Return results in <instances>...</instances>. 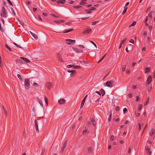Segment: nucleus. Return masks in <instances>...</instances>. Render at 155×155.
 Returning <instances> with one entry per match:
<instances>
[{"label":"nucleus","mask_w":155,"mask_h":155,"mask_svg":"<svg viewBox=\"0 0 155 155\" xmlns=\"http://www.w3.org/2000/svg\"><path fill=\"white\" fill-rule=\"evenodd\" d=\"M1 16L4 18H6L7 16L6 10L4 7H3L2 8L1 13Z\"/></svg>","instance_id":"1"},{"label":"nucleus","mask_w":155,"mask_h":155,"mask_svg":"<svg viewBox=\"0 0 155 155\" xmlns=\"http://www.w3.org/2000/svg\"><path fill=\"white\" fill-rule=\"evenodd\" d=\"M25 85L26 87L25 88L28 89L30 86V81L28 78H26L24 80Z\"/></svg>","instance_id":"2"},{"label":"nucleus","mask_w":155,"mask_h":155,"mask_svg":"<svg viewBox=\"0 0 155 155\" xmlns=\"http://www.w3.org/2000/svg\"><path fill=\"white\" fill-rule=\"evenodd\" d=\"M65 41L66 42V44L68 45H71V43L74 44V43L76 41L75 40H73L71 39H66L65 40Z\"/></svg>","instance_id":"3"},{"label":"nucleus","mask_w":155,"mask_h":155,"mask_svg":"<svg viewBox=\"0 0 155 155\" xmlns=\"http://www.w3.org/2000/svg\"><path fill=\"white\" fill-rule=\"evenodd\" d=\"M113 82L112 81H108L106 82V85L109 87H113Z\"/></svg>","instance_id":"4"},{"label":"nucleus","mask_w":155,"mask_h":155,"mask_svg":"<svg viewBox=\"0 0 155 155\" xmlns=\"http://www.w3.org/2000/svg\"><path fill=\"white\" fill-rule=\"evenodd\" d=\"M56 56L58 58V60L61 62H63L64 61L62 59V57L61 55L58 53L56 54Z\"/></svg>","instance_id":"5"},{"label":"nucleus","mask_w":155,"mask_h":155,"mask_svg":"<svg viewBox=\"0 0 155 155\" xmlns=\"http://www.w3.org/2000/svg\"><path fill=\"white\" fill-rule=\"evenodd\" d=\"M46 86L49 89H51L52 87V84L50 82H46L45 84Z\"/></svg>","instance_id":"6"},{"label":"nucleus","mask_w":155,"mask_h":155,"mask_svg":"<svg viewBox=\"0 0 155 155\" xmlns=\"http://www.w3.org/2000/svg\"><path fill=\"white\" fill-rule=\"evenodd\" d=\"M66 101L64 99H60L58 101V103L60 104H62L65 103Z\"/></svg>","instance_id":"7"},{"label":"nucleus","mask_w":155,"mask_h":155,"mask_svg":"<svg viewBox=\"0 0 155 155\" xmlns=\"http://www.w3.org/2000/svg\"><path fill=\"white\" fill-rule=\"evenodd\" d=\"M152 81V77L151 76H149L147 80L146 83L148 84H150L151 82Z\"/></svg>","instance_id":"8"},{"label":"nucleus","mask_w":155,"mask_h":155,"mask_svg":"<svg viewBox=\"0 0 155 155\" xmlns=\"http://www.w3.org/2000/svg\"><path fill=\"white\" fill-rule=\"evenodd\" d=\"M35 126L36 129V131L38 133L39 132V130L38 128V126L37 124V122L36 120H35Z\"/></svg>","instance_id":"9"},{"label":"nucleus","mask_w":155,"mask_h":155,"mask_svg":"<svg viewBox=\"0 0 155 155\" xmlns=\"http://www.w3.org/2000/svg\"><path fill=\"white\" fill-rule=\"evenodd\" d=\"M87 96V95H86V96L84 98V99H83V100L81 102V108L83 106L84 103H85V100H86Z\"/></svg>","instance_id":"10"},{"label":"nucleus","mask_w":155,"mask_h":155,"mask_svg":"<svg viewBox=\"0 0 155 155\" xmlns=\"http://www.w3.org/2000/svg\"><path fill=\"white\" fill-rule=\"evenodd\" d=\"M65 0H59L58 1H57V3L58 4H59V3L64 4L65 3Z\"/></svg>","instance_id":"11"},{"label":"nucleus","mask_w":155,"mask_h":155,"mask_svg":"<svg viewBox=\"0 0 155 155\" xmlns=\"http://www.w3.org/2000/svg\"><path fill=\"white\" fill-rule=\"evenodd\" d=\"M20 58H21L24 61H25L26 62H27L28 63L30 62V61L29 60H28V59L27 58H25L24 57H20Z\"/></svg>","instance_id":"12"},{"label":"nucleus","mask_w":155,"mask_h":155,"mask_svg":"<svg viewBox=\"0 0 155 155\" xmlns=\"http://www.w3.org/2000/svg\"><path fill=\"white\" fill-rule=\"evenodd\" d=\"M91 121L93 125L94 126H96V124L94 123V122H95V120L94 118L93 117H91Z\"/></svg>","instance_id":"13"},{"label":"nucleus","mask_w":155,"mask_h":155,"mask_svg":"<svg viewBox=\"0 0 155 155\" xmlns=\"http://www.w3.org/2000/svg\"><path fill=\"white\" fill-rule=\"evenodd\" d=\"M91 31V29L89 28H88L86 30H84V33H88Z\"/></svg>","instance_id":"14"},{"label":"nucleus","mask_w":155,"mask_h":155,"mask_svg":"<svg viewBox=\"0 0 155 155\" xmlns=\"http://www.w3.org/2000/svg\"><path fill=\"white\" fill-rule=\"evenodd\" d=\"M74 29L73 28V29H69V30H65L63 32V33H68V32H70L73 31L74 30Z\"/></svg>","instance_id":"15"},{"label":"nucleus","mask_w":155,"mask_h":155,"mask_svg":"<svg viewBox=\"0 0 155 155\" xmlns=\"http://www.w3.org/2000/svg\"><path fill=\"white\" fill-rule=\"evenodd\" d=\"M150 71V69L149 68H146L145 69V73H147Z\"/></svg>","instance_id":"16"},{"label":"nucleus","mask_w":155,"mask_h":155,"mask_svg":"<svg viewBox=\"0 0 155 155\" xmlns=\"http://www.w3.org/2000/svg\"><path fill=\"white\" fill-rule=\"evenodd\" d=\"M15 62L17 63H20V64H23V62L20 59H17L15 60Z\"/></svg>","instance_id":"17"},{"label":"nucleus","mask_w":155,"mask_h":155,"mask_svg":"<svg viewBox=\"0 0 155 155\" xmlns=\"http://www.w3.org/2000/svg\"><path fill=\"white\" fill-rule=\"evenodd\" d=\"M154 132L155 130L153 129H151L150 133V135L151 136H152L154 133Z\"/></svg>","instance_id":"18"},{"label":"nucleus","mask_w":155,"mask_h":155,"mask_svg":"<svg viewBox=\"0 0 155 155\" xmlns=\"http://www.w3.org/2000/svg\"><path fill=\"white\" fill-rule=\"evenodd\" d=\"M37 100L38 102L39 103V104H40V105L42 106H43V104L42 101L39 99L37 98Z\"/></svg>","instance_id":"19"},{"label":"nucleus","mask_w":155,"mask_h":155,"mask_svg":"<svg viewBox=\"0 0 155 155\" xmlns=\"http://www.w3.org/2000/svg\"><path fill=\"white\" fill-rule=\"evenodd\" d=\"M101 91L102 96H104L105 94V91L103 89H101Z\"/></svg>","instance_id":"20"},{"label":"nucleus","mask_w":155,"mask_h":155,"mask_svg":"<svg viewBox=\"0 0 155 155\" xmlns=\"http://www.w3.org/2000/svg\"><path fill=\"white\" fill-rule=\"evenodd\" d=\"M68 141V140H66L64 143V144H63V145L62 146L63 147H64L65 148L67 146V143Z\"/></svg>","instance_id":"21"},{"label":"nucleus","mask_w":155,"mask_h":155,"mask_svg":"<svg viewBox=\"0 0 155 155\" xmlns=\"http://www.w3.org/2000/svg\"><path fill=\"white\" fill-rule=\"evenodd\" d=\"M5 46L7 49L8 50L10 51H12L11 48L6 44H5Z\"/></svg>","instance_id":"22"},{"label":"nucleus","mask_w":155,"mask_h":155,"mask_svg":"<svg viewBox=\"0 0 155 155\" xmlns=\"http://www.w3.org/2000/svg\"><path fill=\"white\" fill-rule=\"evenodd\" d=\"M124 9L123 10V12H122V15H124V14H125L126 12V11H127V7H126L125 8V7H124Z\"/></svg>","instance_id":"23"},{"label":"nucleus","mask_w":155,"mask_h":155,"mask_svg":"<svg viewBox=\"0 0 155 155\" xmlns=\"http://www.w3.org/2000/svg\"><path fill=\"white\" fill-rule=\"evenodd\" d=\"M106 54H105L103 57L101 58V59L98 61V63H99L106 56Z\"/></svg>","instance_id":"24"},{"label":"nucleus","mask_w":155,"mask_h":155,"mask_svg":"<svg viewBox=\"0 0 155 155\" xmlns=\"http://www.w3.org/2000/svg\"><path fill=\"white\" fill-rule=\"evenodd\" d=\"M3 66V64L2 61L1 57L0 58V66L1 68H2Z\"/></svg>","instance_id":"25"},{"label":"nucleus","mask_w":155,"mask_h":155,"mask_svg":"<svg viewBox=\"0 0 155 155\" xmlns=\"http://www.w3.org/2000/svg\"><path fill=\"white\" fill-rule=\"evenodd\" d=\"M73 8H74L77 9V8H81L82 6H81V5H77V6H73Z\"/></svg>","instance_id":"26"},{"label":"nucleus","mask_w":155,"mask_h":155,"mask_svg":"<svg viewBox=\"0 0 155 155\" xmlns=\"http://www.w3.org/2000/svg\"><path fill=\"white\" fill-rule=\"evenodd\" d=\"M85 12L86 13H91V11L90 10L86 9L84 10Z\"/></svg>","instance_id":"27"},{"label":"nucleus","mask_w":155,"mask_h":155,"mask_svg":"<svg viewBox=\"0 0 155 155\" xmlns=\"http://www.w3.org/2000/svg\"><path fill=\"white\" fill-rule=\"evenodd\" d=\"M73 50L75 51L77 53H79V51L78 50V49L76 48H73Z\"/></svg>","instance_id":"28"},{"label":"nucleus","mask_w":155,"mask_h":155,"mask_svg":"<svg viewBox=\"0 0 155 155\" xmlns=\"http://www.w3.org/2000/svg\"><path fill=\"white\" fill-rule=\"evenodd\" d=\"M99 22V21H95L93 22L92 25H96V24H97V23H98Z\"/></svg>","instance_id":"29"},{"label":"nucleus","mask_w":155,"mask_h":155,"mask_svg":"<svg viewBox=\"0 0 155 155\" xmlns=\"http://www.w3.org/2000/svg\"><path fill=\"white\" fill-rule=\"evenodd\" d=\"M123 111L124 114L127 113V109L126 108H124V109L123 110Z\"/></svg>","instance_id":"30"},{"label":"nucleus","mask_w":155,"mask_h":155,"mask_svg":"<svg viewBox=\"0 0 155 155\" xmlns=\"http://www.w3.org/2000/svg\"><path fill=\"white\" fill-rule=\"evenodd\" d=\"M73 68L74 69H76V68H81V67L79 66H78V65H77V66H74L73 65Z\"/></svg>","instance_id":"31"},{"label":"nucleus","mask_w":155,"mask_h":155,"mask_svg":"<svg viewBox=\"0 0 155 155\" xmlns=\"http://www.w3.org/2000/svg\"><path fill=\"white\" fill-rule=\"evenodd\" d=\"M13 43L14 44V45H15L17 47H18L19 48H22L20 46H19L16 43H15L14 42H13Z\"/></svg>","instance_id":"32"},{"label":"nucleus","mask_w":155,"mask_h":155,"mask_svg":"<svg viewBox=\"0 0 155 155\" xmlns=\"http://www.w3.org/2000/svg\"><path fill=\"white\" fill-rule=\"evenodd\" d=\"M3 109L4 110V113L5 115V116H6L7 115V112H6V111L5 109V107L3 106Z\"/></svg>","instance_id":"33"},{"label":"nucleus","mask_w":155,"mask_h":155,"mask_svg":"<svg viewBox=\"0 0 155 155\" xmlns=\"http://www.w3.org/2000/svg\"><path fill=\"white\" fill-rule=\"evenodd\" d=\"M44 98H45V101L46 103L47 104V105H48V99H47V97H46V96H45Z\"/></svg>","instance_id":"34"},{"label":"nucleus","mask_w":155,"mask_h":155,"mask_svg":"<svg viewBox=\"0 0 155 155\" xmlns=\"http://www.w3.org/2000/svg\"><path fill=\"white\" fill-rule=\"evenodd\" d=\"M32 36L35 38V39L36 40H37L38 39V37L35 34H34V35H33Z\"/></svg>","instance_id":"35"},{"label":"nucleus","mask_w":155,"mask_h":155,"mask_svg":"<svg viewBox=\"0 0 155 155\" xmlns=\"http://www.w3.org/2000/svg\"><path fill=\"white\" fill-rule=\"evenodd\" d=\"M142 106L141 104H140L139 105V106L138 107V111H140L141 110V109L142 108Z\"/></svg>","instance_id":"36"},{"label":"nucleus","mask_w":155,"mask_h":155,"mask_svg":"<svg viewBox=\"0 0 155 155\" xmlns=\"http://www.w3.org/2000/svg\"><path fill=\"white\" fill-rule=\"evenodd\" d=\"M126 68V65H123L122 66V71L123 72H124Z\"/></svg>","instance_id":"37"},{"label":"nucleus","mask_w":155,"mask_h":155,"mask_svg":"<svg viewBox=\"0 0 155 155\" xmlns=\"http://www.w3.org/2000/svg\"><path fill=\"white\" fill-rule=\"evenodd\" d=\"M126 73L127 74H129L130 73V69L129 68H127L126 71Z\"/></svg>","instance_id":"38"},{"label":"nucleus","mask_w":155,"mask_h":155,"mask_svg":"<svg viewBox=\"0 0 155 155\" xmlns=\"http://www.w3.org/2000/svg\"><path fill=\"white\" fill-rule=\"evenodd\" d=\"M17 76L18 78L21 81H22V78H21V76L19 74H18L17 75Z\"/></svg>","instance_id":"39"},{"label":"nucleus","mask_w":155,"mask_h":155,"mask_svg":"<svg viewBox=\"0 0 155 155\" xmlns=\"http://www.w3.org/2000/svg\"><path fill=\"white\" fill-rule=\"evenodd\" d=\"M45 149L44 148L41 151V154L42 155H44V153L45 152Z\"/></svg>","instance_id":"40"},{"label":"nucleus","mask_w":155,"mask_h":155,"mask_svg":"<svg viewBox=\"0 0 155 155\" xmlns=\"http://www.w3.org/2000/svg\"><path fill=\"white\" fill-rule=\"evenodd\" d=\"M129 42L130 43H132L133 44H134V40L133 39H131L130 40V41H129Z\"/></svg>","instance_id":"41"},{"label":"nucleus","mask_w":155,"mask_h":155,"mask_svg":"<svg viewBox=\"0 0 155 155\" xmlns=\"http://www.w3.org/2000/svg\"><path fill=\"white\" fill-rule=\"evenodd\" d=\"M147 151V152L148 153L149 155H151L152 152L150 151V150H146Z\"/></svg>","instance_id":"42"},{"label":"nucleus","mask_w":155,"mask_h":155,"mask_svg":"<svg viewBox=\"0 0 155 155\" xmlns=\"http://www.w3.org/2000/svg\"><path fill=\"white\" fill-rule=\"evenodd\" d=\"M136 21H134L130 25V26L129 27L131 26H134L136 24Z\"/></svg>","instance_id":"43"},{"label":"nucleus","mask_w":155,"mask_h":155,"mask_svg":"<svg viewBox=\"0 0 155 155\" xmlns=\"http://www.w3.org/2000/svg\"><path fill=\"white\" fill-rule=\"evenodd\" d=\"M120 107L119 106H117L115 108V110L116 111H118L119 110Z\"/></svg>","instance_id":"44"},{"label":"nucleus","mask_w":155,"mask_h":155,"mask_svg":"<svg viewBox=\"0 0 155 155\" xmlns=\"http://www.w3.org/2000/svg\"><path fill=\"white\" fill-rule=\"evenodd\" d=\"M127 39V38H126L124 39L121 42V44H124V42L125 41V40Z\"/></svg>","instance_id":"45"},{"label":"nucleus","mask_w":155,"mask_h":155,"mask_svg":"<svg viewBox=\"0 0 155 155\" xmlns=\"http://www.w3.org/2000/svg\"><path fill=\"white\" fill-rule=\"evenodd\" d=\"M136 63L135 62H133L132 63V66L133 67H134L136 65Z\"/></svg>","instance_id":"46"},{"label":"nucleus","mask_w":155,"mask_h":155,"mask_svg":"<svg viewBox=\"0 0 155 155\" xmlns=\"http://www.w3.org/2000/svg\"><path fill=\"white\" fill-rule=\"evenodd\" d=\"M138 126H139V128H138L139 130H141V125L140 123H139Z\"/></svg>","instance_id":"47"},{"label":"nucleus","mask_w":155,"mask_h":155,"mask_svg":"<svg viewBox=\"0 0 155 155\" xmlns=\"http://www.w3.org/2000/svg\"><path fill=\"white\" fill-rule=\"evenodd\" d=\"M33 84L34 86H36L37 87H38L39 86L38 84L35 82Z\"/></svg>","instance_id":"48"},{"label":"nucleus","mask_w":155,"mask_h":155,"mask_svg":"<svg viewBox=\"0 0 155 155\" xmlns=\"http://www.w3.org/2000/svg\"><path fill=\"white\" fill-rule=\"evenodd\" d=\"M114 139V136L113 135H112L111 136L110 140L111 141H112Z\"/></svg>","instance_id":"49"},{"label":"nucleus","mask_w":155,"mask_h":155,"mask_svg":"<svg viewBox=\"0 0 155 155\" xmlns=\"http://www.w3.org/2000/svg\"><path fill=\"white\" fill-rule=\"evenodd\" d=\"M76 74V71H75V72H73L71 73L70 74V76L71 77H73L74 76V75L75 74Z\"/></svg>","instance_id":"50"},{"label":"nucleus","mask_w":155,"mask_h":155,"mask_svg":"<svg viewBox=\"0 0 155 155\" xmlns=\"http://www.w3.org/2000/svg\"><path fill=\"white\" fill-rule=\"evenodd\" d=\"M68 72L71 73H73V72H75V70H68Z\"/></svg>","instance_id":"51"},{"label":"nucleus","mask_w":155,"mask_h":155,"mask_svg":"<svg viewBox=\"0 0 155 155\" xmlns=\"http://www.w3.org/2000/svg\"><path fill=\"white\" fill-rule=\"evenodd\" d=\"M87 150H88V152L90 151V152H91V150H92V149H91V147H89L87 148Z\"/></svg>","instance_id":"52"},{"label":"nucleus","mask_w":155,"mask_h":155,"mask_svg":"<svg viewBox=\"0 0 155 155\" xmlns=\"http://www.w3.org/2000/svg\"><path fill=\"white\" fill-rule=\"evenodd\" d=\"M7 0V1L8 2V3H9V4L11 5H12V6H13V5H12V3L11 2V1H10V0Z\"/></svg>","instance_id":"53"},{"label":"nucleus","mask_w":155,"mask_h":155,"mask_svg":"<svg viewBox=\"0 0 155 155\" xmlns=\"http://www.w3.org/2000/svg\"><path fill=\"white\" fill-rule=\"evenodd\" d=\"M87 125L88 126L90 127L91 126V123L90 121H87Z\"/></svg>","instance_id":"54"},{"label":"nucleus","mask_w":155,"mask_h":155,"mask_svg":"<svg viewBox=\"0 0 155 155\" xmlns=\"http://www.w3.org/2000/svg\"><path fill=\"white\" fill-rule=\"evenodd\" d=\"M73 67V65H67V68H72Z\"/></svg>","instance_id":"55"},{"label":"nucleus","mask_w":155,"mask_h":155,"mask_svg":"<svg viewBox=\"0 0 155 155\" xmlns=\"http://www.w3.org/2000/svg\"><path fill=\"white\" fill-rule=\"evenodd\" d=\"M151 12H150L149 15H148V16H149V17L150 18H152V14H151Z\"/></svg>","instance_id":"56"},{"label":"nucleus","mask_w":155,"mask_h":155,"mask_svg":"<svg viewBox=\"0 0 155 155\" xmlns=\"http://www.w3.org/2000/svg\"><path fill=\"white\" fill-rule=\"evenodd\" d=\"M86 3V2H83L82 1L80 3V4L81 5H84Z\"/></svg>","instance_id":"57"},{"label":"nucleus","mask_w":155,"mask_h":155,"mask_svg":"<svg viewBox=\"0 0 155 155\" xmlns=\"http://www.w3.org/2000/svg\"><path fill=\"white\" fill-rule=\"evenodd\" d=\"M96 48H97V46L96 44L93 41H90Z\"/></svg>","instance_id":"58"},{"label":"nucleus","mask_w":155,"mask_h":155,"mask_svg":"<svg viewBox=\"0 0 155 155\" xmlns=\"http://www.w3.org/2000/svg\"><path fill=\"white\" fill-rule=\"evenodd\" d=\"M66 25H70L71 24V23L70 22H66L65 23Z\"/></svg>","instance_id":"59"},{"label":"nucleus","mask_w":155,"mask_h":155,"mask_svg":"<svg viewBox=\"0 0 155 155\" xmlns=\"http://www.w3.org/2000/svg\"><path fill=\"white\" fill-rule=\"evenodd\" d=\"M85 128V129L84 130H83V131L82 133L83 134L87 132V129H86V127Z\"/></svg>","instance_id":"60"},{"label":"nucleus","mask_w":155,"mask_h":155,"mask_svg":"<svg viewBox=\"0 0 155 155\" xmlns=\"http://www.w3.org/2000/svg\"><path fill=\"white\" fill-rule=\"evenodd\" d=\"M51 16H52L54 17H55L56 18H58L59 17L58 16H57L55 15H54V14H51Z\"/></svg>","instance_id":"61"},{"label":"nucleus","mask_w":155,"mask_h":155,"mask_svg":"<svg viewBox=\"0 0 155 155\" xmlns=\"http://www.w3.org/2000/svg\"><path fill=\"white\" fill-rule=\"evenodd\" d=\"M79 47H81L82 48H85V47L83 45H79Z\"/></svg>","instance_id":"62"},{"label":"nucleus","mask_w":155,"mask_h":155,"mask_svg":"<svg viewBox=\"0 0 155 155\" xmlns=\"http://www.w3.org/2000/svg\"><path fill=\"white\" fill-rule=\"evenodd\" d=\"M26 3L28 5H30L31 4V3L28 0L26 1Z\"/></svg>","instance_id":"63"},{"label":"nucleus","mask_w":155,"mask_h":155,"mask_svg":"<svg viewBox=\"0 0 155 155\" xmlns=\"http://www.w3.org/2000/svg\"><path fill=\"white\" fill-rule=\"evenodd\" d=\"M145 150H150V149L148 148V146H147L145 147Z\"/></svg>","instance_id":"64"}]
</instances>
